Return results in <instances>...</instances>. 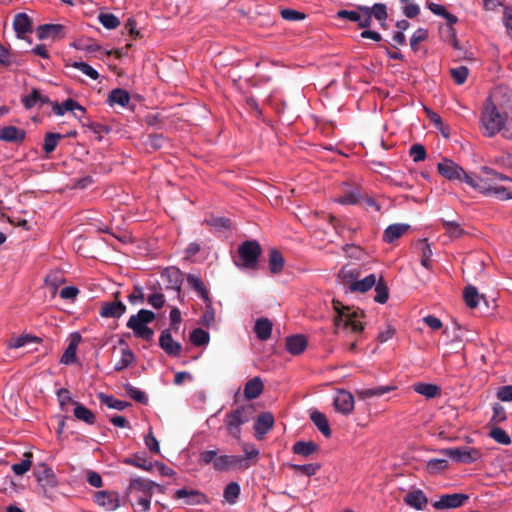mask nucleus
<instances>
[{
    "label": "nucleus",
    "mask_w": 512,
    "mask_h": 512,
    "mask_svg": "<svg viewBox=\"0 0 512 512\" xmlns=\"http://www.w3.org/2000/svg\"><path fill=\"white\" fill-rule=\"evenodd\" d=\"M34 476L41 488L43 495L47 498H51L49 489L57 486L58 482L56 475L53 470L45 464H40L34 471Z\"/></svg>",
    "instance_id": "obj_9"
},
{
    "label": "nucleus",
    "mask_w": 512,
    "mask_h": 512,
    "mask_svg": "<svg viewBox=\"0 0 512 512\" xmlns=\"http://www.w3.org/2000/svg\"><path fill=\"white\" fill-rule=\"evenodd\" d=\"M129 101V93L120 88L112 90L108 95V102L110 105H120L125 107L128 105Z\"/></svg>",
    "instance_id": "obj_37"
},
{
    "label": "nucleus",
    "mask_w": 512,
    "mask_h": 512,
    "mask_svg": "<svg viewBox=\"0 0 512 512\" xmlns=\"http://www.w3.org/2000/svg\"><path fill=\"white\" fill-rule=\"evenodd\" d=\"M490 182L489 178H480L471 175L466 177V184L486 196L491 195L492 185Z\"/></svg>",
    "instance_id": "obj_30"
},
{
    "label": "nucleus",
    "mask_w": 512,
    "mask_h": 512,
    "mask_svg": "<svg viewBox=\"0 0 512 512\" xmlns=\"http://www.w3.org/2000/svg\"><path fill=\"white\" fill-rule=\"evenodd\" d=\"M134 361V354L129 348L121 350L120 359L115 363L114 369L122 371L126 369Z\"/></svg>",
    "instance_id": "obj_50"
},
{
    "label": "nucleus",
    "mask_w": 512,
    "mask_h": 512,
    "mask_svg": "<svg viewBox=\"0 0 512 512\" xmlns=\"http://www.w3.org/2000/svg\"><path fill=\"white\" fill-rule=\"evenodd\" d=\"M334 407L337 412L349 415L354 409V397L345 390H340L334 397Z\"/></svg>",
    "instance_id": "obj_12"
},
{
    "label": "nucleus",
    "mask_w": 512,
    "mask_h": 512,
    "mask_svg": "<svg viewBox=\"0 0 512 512\" xmlns=\"http://www.w3.org/2000/svg\"><path fill=\"white\" fill-rule=\"evenodd\" d=\"M261 253V246L256 240L245 241L238 247V258L234 263L240 268L255 270Z\"/></svg>",
    "instance_id": "obj_7"
},
{
    "label": "nucleus",
    "mask_w": 512,
    "mask_h": 512,
    "mask_svg": "<svg viewBox=\"0 0 512 512\" xmlns=\"http://www.w3.org/2000/svg\"><path fill=\"white\" fill-rule=\"evenodd\" d=\"M14 30L19 38L31 31V21L26 13H18L13 21Z\"/></svg>",
    "instance_id": "obj_31"
},
{
    "label": "nucleus",
    "mask_w": 512,
    "mask_h": 512,
    "mask_svg": "<svg viewBox=\"0 0 512 512\" xmlns=\"http://www.w3.org/2000/svg\"><path fill=\"white\" fill-rule=\"evenodd\" d=\"M408 229L409 225L407 224L396 223L389 225L384 231L383 240L387 243H392L405 234Z\"/></svg>",
    "instance_id": "obj_28"
},
{
    "label": "nucleus",
    "mask_w": 512,
    "mask_h": 512,
    "mask_svg": "<svg viewBox=\"0 0 512 512\" xmlns=\"http://www.w3.org/2000/svg\"><path fill=\"white\" fill-rule=\"evenodd\" d=\"M73 404L75 405L73 414L76 419L89 425H93L95 423L96 416L90 409L78 402H73Z\"/></svg>",
    "instance_id": "obj_36"
},
{
    "label": "nucleus",
    "mask_w": 512,
    "mask_h": 512,
    "mask_svg": "<svg viewBox=\"0 0 512 512\" xmlns=\"http://www.w3.org/2000/svg\"><path fill=\"white\" fill-rule=\"evenodd\" d=\"M394 390L393 386L385 385V386H378L375 388H362L358 389L356 391L358 397L362 400L369 399L372 397H380L386 393L391 392Z\"/></svg>",
    "instance_id": "obj_35"
},
{
    "label": "nucleus",
    "mask_w": 512,
    "mask_h": 512,
    "mask_svg": "<svg viewBox=\"0 0 512 512\" xmlns=\"http://www.w3.org/2000/svg\"><path fill=\"white\" fill-rule=\"evenodd\" d=\"M512 123V118L507 119L506 115L502 114L491 97L487 98L482 109L480 118V127L483 134L487 137H493L498 133L506 139H512L505 135L506 129Z\"/></svg>",
    "instance_id": "obj_2"
},
{
    "label": "nucleus",
    "mask_w": 512,
    "mask_h": 512,
    "mask_svg": "<svg viewBox=\"0 0 512 512\" xmlns=\"http://www.w3.org/2000/svg\"><path fill=\"white\" fill-rule=\"evenodd\" d=\"M175 499H184L187 505H200L208 503L207 496L199 490L178 489L174 493Z\"/></svg>",
    "instance_id": "obj_13"
},
{
    "label": "nucleus",
    "mask_w": 512,
    "mask_h": 512,
    "mask_svg": "<svg viewBox=\"0 0 512 512\" xmlns=\"http://www.w3.org/2000/svg\"><path fill=\"white\" fill-rule=\"evenodd\" d=\"M289 467L295 472V473H301L308 477L313 476L316 474V472L319 470L320 465L315 463L310 464H304V465H298V464H290Z\"/></svg>",
    "instance_id": "obj_53"
},
{
    "label": "nucleus",
    "mask_w": 512,
    "mask_h": 512,
    "mask_svg": "<svg viewBox=\"0 0 512 512\" xmlns=\"http://www.w3.org/2000/svg\"><path fill=\"white\" fill-rule=\"evenodd\" d=\"M263 388L264 385L260 377H254L245 384L244 396L248 400L255 399L263 392Z\"/></svg>",
    "instance_id": "obj_33"
},
{
    "label": "nucleus",
    "mask_w": 512,
    "mask_h": 512,
    "mask_svg": "<svg viewBox=\"0 0 512 512\" xmlns=\"http://www.w3.org/2000/svg\"><path fill=\"white\" fill-rule=\"evenodd\" d=\"M428 37V31L424 28H418L410 38V46L416 51L419 43L425 41Z\"/></svg>",
    "instance_id": "obj_64"
},
{
    "label": "nucleus",
    "mask_w": 512,
    "mask_h": 512,
    "mask_svg": "<svg viewBox=\"0 0 512 512\" xmlns=\"http://www.w3.org/2000/svg\"><path fill=\"white\" fill-rule=\"evenodd\" d=\"M412 388L416 393L427 399H432L440 395V388L435 384L418 382L413 384Z\"/></svg>",
    "instance_id": "obj_34"
},
{
    "label": "nucleus",
    "mask_w": 512,
    "mask_h": 512,
    "mask_svg": "<svg viewBox=\"0 0 512 512\" xmlns=\"http://www.w3.org/2000/svg\"><path fill=\"white\" fill-rule=\"evenodd\" d=\"M358 10L361 11L362 13L369 14L371 20L372 17H374L376 20L380 22V25L382 27L385 26V22L388 17L387 7L385 4L375 3L372 7L359 5Z\"/></svg>",
    "instance_id": "obj_22"
},
{
    "label": "nucleus",
    "mask_w": 512,
    "mask_h": 512,
    "mask_svg": "<svg viewBox=\"0 0 512 512\" xmlns=\"http://www.w3.org/2000/svg\"><path fill=\"white\" fill-rule=\"evenodd\" d=\"M468 499L469 496L464 493L443 494L433 503V507L437 510L456 509L463 506Z\"/></svg>",
    "instance_id": "obj_11"
},
{
    "label": "nucleus",
    "mask_w": 512,
    "mask_h": 512,
    "mask_svg": "<svg viewBox=\"0 0 512 512\" xmlns=\"http://www.w3.org/2000/svg\"><path fill=\"white\" fill-rule=\"evenodd\" d=\"M154 487L155 482L142 477H135L131 478L130 480L128 492H139L142 493L144 496H152Z\"/></svg>",
    "instance_id": "obj_20"
},
{
    "label": "nucleus",
    "mask_w": 512,
    "mask_h": 512,
    "mask_svg": "<svg viewBox=\"0 0 512 512\" xmlns=\"http://www.w3.org/2000/svg\"><path fill=\"white\" fill-rule=\"evenodd\" d=\"M26 138V131L16 126H4L0 128V141L20 144Z\"/></svg>",
    "instance_id": "obj_16"
},
{
    "label": "nucleus",
    "mask_w": 512,
    "mask_h": 512,
    "mask_svg": "<svg viewBox=\"0 0 512 512\" xmlns=\"http://www.w3.org/2000/svg\"><path fill=\"white\" fill-rule=\"evenodd\" d=\"M280 15L287 21H301L306 18L305 13L290 8L281 9Z\"/></svg>",
    "instance_id": "obj_61"
},
{
    "label": "nucleus",
    "mask_w": 512,
    "mask_h": 512,
    "mask_svg": "<svg viewBox=\"0 0 512 512\" xmlns=\"http://www.w3.org/2000/svg\"><path fill=\"white\" fill-rule=\"evenodd\" d=\"M253 412L254 408L252 405H243L228 412L224 419L228 434L239 440L242 432L241 426L250 421Z\"/></svg>",
    "instance_id": "obj_5"
},
{
    "label": "nucleus",
    "mask_w": 512,
    "mask_h": 512,
    "mask_svg": "<svg viewBox=\"0 0 512 512\" xmlns=\"http://www.w3.org/2000/svg\"><path fill=\"white\" fill-rule=\"evenodd\" d=\"M95 502L107 511H114L120 505L119 495L116 492L100 491L95 494Z\"/></svg>",
    "instance_id": "obj_15"
},
{
    "label": "nucleus",
    "mask_w": 512,
    "mask_h": 512,
    "mask_svg": "<svg viewBox=\"0 0 512 512\" xmlns=\"http://www.w3.org/2000/svg\"><path fill=\"white\" fill-rule=\"evenodd\" d=\"M332 307L336 313L334 325L337 328H343L355 334H359L364 330V324L362 322L364 314L361 310L346 306L335 299L332 301Z\"/></svg>",
    "instance_id": "obj_3"
},
{
    "label": "nucleus",
    "mask_w": 512,
    "mask_h": 512,
    "mask_svg": "<svg viewBox=\"0 0 512 512\" xmlns=\"http://www.w3.org/2000/svg\"><path fill=\"white\" fill-rule=\"evenodd\" d=\"M155 319V313L141 309L137 314L132 315L127 321L126 326L131 329L134 335L138 338H142L146 341H151L154 336V332L147 324L151 323Z\"/></svg>",
    "instance_id": "obj_6"
},
{
    "label": "nucleus",
    "mask_w": 512,
    "mask_h": 512,
    "mask_svg": "<svg viewBox=\"0 0 512 512\" xmlns=\"http://www.w3.org/2000/svg\"><path fill=\"white\" fill-rule=\"evenodd\" d=\"M443 227L445 229L446 234L452 238L457 239L460 238L464 234V230L461 228L460 224L455 221H447L442 220Z\"/></svg>",
    "instance_id": "obj_51"
},
{
    "label": "nucleus",
    "mask_w": 512,
    "mask_h": 512,
    "mask_svg": "<svg viewBox=\"0 0 512 512\" xmlns=\"http://www.w3.org/2000/svg\"><path fill=\"white\" fill-rule=\"evenodd\" d=\"M32 457V453L27 452L24 454V459L21 462L13 464L11 469L14 474L17 476H22L28 472L32 466Z\"/></svg>",
    "instance_id": "obj_46"
},
{
    "label": "nucleus",
    "mask_w": 512,
    "mask_h": 512,
    "mask_svg": "<svg viewBox=\"0 0 512 512\" xmlns=\"http://www.w3.org/2000/svg\"><path fill=\"white\" fill-rule=\"evenodd\" d=\"M490 437L494 439L497 443L502 445H509L511 443L510 436L500 427H495L490 430Z\"/></svg>",
    "instance_id": "obj_55"
},
{
    "label": "nucleus",
    "mask_w": 512,
    "mask_h": 512,
    "mask_svg": "<svg viewBox=\"0 0 512 512\" xmlns=\"http://www.w3.org/2000/svg\"><path fill=\"white\" fill-rule=\"evenodd\" d=\"M310 419L325 437L329 438L331 436V429L325 414L318 410H312L310 412Z\"/></svg>",
    "instance_id": "obj_29"
},
{
    "label": "nucleus",
    "mask_w": 512,
    "mask_h": 512,
    "mask_svg": "<svg viewBox=\"0 0 512 512\" xmlns=\"http://www.w3.org/2000/svg\"><path fill=\"white\" fill-rule=\"evenodd\" d=\"M483 297L478 293L474 286H468L464 290V300L468 307L475 308L479 305Z\"/></svg>",
    "instance_id": "obj_48"
},
{
    "label": "nucleus",
    "mask_w": 512,
    "mask_h": 512,
    "mask_svg": "<svg viewBox=\"0 0 512 512\" xmlns=\"http://www.w3.org/2000/svg\"><path fill=\"white\" fill-rule=\"evenodd\" d=\"M450 74L456 84L462 85L468 77L469 70L466 66H459L450 69Z\"/></svg>",
    "instance_id": "obj_56"
},
{
    "label": "nucleus",
    "mask_w": 512,
    "mask_h": 512,
    "mask_svg": "<svg viewBox=\"0 0 512 512\" xmlns=\"http://www.w3.org/2000/svg\"><path fill=\"white\" fill-rule=\"evenodd\" d=\"M39 39H56L64 37V26L61 24H44L38 27Z\"/></svg>",
    "instance_id": "obj_23"
},
{
    "label": "nucleus",
    "mask_w": 512,
    "mask_h": 512,
    "mask_svg": "<svg viewBox=\"0 0 512 512\" xmlns=\"http://www.w3.org/2000/svg\"><path fill=\"white\" fill-rule=\"evenodd\" d=\"M209 340V333L202 328H196L190 334L191 343L198 347L207 345Z\"/></svg>",
    "instance_id": "obj_47"
},
{
    "label": "nucleus",
    "mask_w": 512,
    "mask_h": 512,
    "mask_svg": "<svg viewBox=\"0 0 512 512\" xmlns=\"http://www.w3.org/2000/svg\"><path fill=\"white\" fill-rule=\"evenodd\" d=\"M375 293V302L380 304H384L387 302L389 298V291L387 285L384 283V281H382V279H380L378 282L376 281Z\"/></svg>",
    "instance_id": "obj_52"
},
{
    "label": "nucleus",
    "mask_w": 512,
    "mask_h": 512,
    "mask_svg": "<svg viewBox=\"0 0 512 512\" xmlns=\"http://www.w3.org/2000/svg\"><path fill=\"white\" fill-rule=\"evenodd\" d=\"M448 468V460L445 458H433L427 461L426 470L429 474H437Z\"/></svg>",
    "instance_id": "obj_49"
},
{
    "label": "nucleus",
    "mask_w": 512,
    "mask_h": 512,
    "mask_svg": "<svg viewBox=\"0 0 512 512\" xmlns=\"http://www.w3.org/2000/svg\"><path fill=\"white\" fill-rule=\"evenodd\" d=\"M359 277L360 271L358 268L349 265L343 266L338 273V279L346 288V292L365 293L376 285L377 278L375 274H370L363 279Z\"/></svg>",
    "instance_id": "obj_4"
},
{
    "label": "nucleus",
    "mask_w": 512,
    "mask_h": 512,
    "mask_svg": "<svg viewBox=\"0 0 512 512\" xmlns=\"http://www.w3.org/2000/svg\"><path fill=\"white\" fill-rule=\"evenodd\" d=\"M318 446L312 441H298L293 445V452L295 454L308 457L317 450Z\"/></svg>",
    "instance_id": "obj_42"
},
{
    "label": "nucleus",
    "mask_w": 512,
    "mask_h": 512,
    "mask_svg": "<svg viewBox=\"0 0 512 512\" xmlns=\"http://www.w3.org/2000/svg\"><path fill=\"white\" fill-rule=\"evenodd\" d=\"M71 66L81 71L83 74L87 75L92 80H97L99 77V73L92 66L85 62L75 61L72 63Z\"/></svg>",
    "instance_id": "obj_57"
},
{
    "label": "nucleus",
    "mask_w": 512,
    "mask_h": 512,
    "mask_svg": "<svg viewBox=\"0 0 512 512\" xmlns=\"http://www.w3.org/2000/svg\"><path fill=\"white\" fill-rule=\"evenodd\" d=\"M273 324L268 318H259L254 325V332L261 341H267L271 337Z\"/></svg>",
    "instance_id": "obj_27"
},
{
    "label": "nucleus",
    "mask_w": 512,
    "mask_h": 512,
    "mask_svg": "<svg viewBox=\"0 0 512 512\" xmlns=\"http://www.w3.org/2000/svg\"><path fill=\"white\" fill-rule=\"evenodd\" d=\"M53 112L58 116H63L66 112H81V115L85 113V109L75 100L68 98L61 104L57 102L51 103Z\"/></svg>",
    "instance_id": "obj_24"
},
{
    "label": "nucleus",
    "mask_w": 512,
    "mask_h": 512,
    "mask_svg": "<svg viewBox=\"0 0 512 512\" xmlns=\"http://www.w3.org/2000/svg\"><path fill=\"white\" fill-rule=\"evenodd\" d=\"M240 491V485L237 482H230L224 488L223 498L228 504L233 505L237 502Z\"/></svg>",
    "instance_id": "obj_39"
},
{
    "label": "nucleus",
    "mask_w": 512,
    "mask_h": 512,
    "mask_svg": "<svg viewBox=\"0 0 512 512\" xmlns=\"http://www.w3.org/2000/svg\"><path fill=\"white\" fill-rule=\"evenodd\" d=\"M123 463L127 465H131L134 467H137L139 469L145 470V471H151L154 467L153 462L148 461L144 456L142 455H134L131 457H126L123 460Z\"/></svg>",
    "instance_id": "obj_38"
},
{
    "label": "nucleus",
    "mask_w": 512,
    "mask_h": 512,
    "mask_svg": "<svg viewBox=\"0 0 512 512\" xmlns=\"http://www.w3.org/2000/svg\"><path fill=\"white\" fill-rule=\"evenodd\" d=\"M187 282L203 300L209 301L208 291L200 277L189 274L187 276Z\"/></svg>",
    "instance_id": "obj_41"
},
{
    "label": "nucleus",
    "mask_w": 512,
    "mask_h": 512,
    "mask_svg": "<svg viewBox=\"0 0 512 512\" xmlns=\"http://www.w3.org/2000/svg\"><path fill=\"white\" fill-rule=\"evenodd\" d=\"M421 264L429 269L431 266L432 249L426 239L420 241Z\"/></svg>",
    "instance_id": "obj_54"
},
{
    "label": "nucleus",
    "mask_w": 512,
    "mask_h": 512,
    "mask_svg": "<svg viewBox=\"0 0 512 512\" xmlns=\"http://www.w3.org/2000/svg\"><path fill=\"white\" fill-rule=\"evenodd\" d=\"M40 338L30 335H21L19 337H13L6 343L8 349H18L24 347L30 342H40Z\"/></svg>",
    "instance_id": "obj_44"
},
{
    "label": "nucleus",
    "mask_w": 512,
    "mask_h": 512,
    "mask_svg": "<svg viewBox=\"0 0 512 512\" xmlns=\"http://www.w3.org/2000/svg\"><path fill=\"white\" fill-rule=\"evenodd\" d=\"M159 346L165 353L171 356H178L182 350L181 344L173 340L170 329H165L161 332Z\"/></svg>",
    "instance_id": "obj_17"
},
{
    "label": "nucleus",
    "mask_w": 512,
    "mask_h": 512,
    "mask_svg": "<svg viewBox=\"0 0 512 512\" xmlns=\"http://www.w3.org/2000/svg\"><path fill=\"white\" fill-rule=\"evenodd\" d=\"M437 170L439 174L450 181L459 180L466 183V177H469V174L461 166L448 158H444L437 164Z\"/></svg>",
    "instance_id": "obj_10"
},
{
    "label": "nucleus",
    "mask_w": 512,
    "mask_h": 512,
    "mask_svg": "<svg viewBox=\"0 0 512 512\" xmlns=\"http://www.w3.org/2000/svg\"><path fill=\"white\" fill-rule=\"evenodd\" d=\"M242 451L243 455H219L217 450H205L200 453L199 462L204 465L212 464L217 472L245 471L257 463L260 451L252 443H243Z\"/></svg>",
    "instance_id": "obj_1"
},
{
    "label": "nucleus",
    "mask_w": 512,
    "mask_h": 512,
    "mask_svg": "<svg viewBox=\"0 0 512 512\" xmlns=\"http://www.w3.org/2000/svg\"><path fill=\"white\" fill-rule=\"evenodd\" d=\"M125 390L127 394L135 401L146 404L148 401V397L145 392L139 390L136 387H133L132 385H126Z\"/></svg>",
    "instance_id": "obj_63"
},
{
    "label": "nucleus",
    "mask_w": 512,
    "mask_h": 512,
    "mask_svg": "<svg viewBox=\"0 0 512 512\" xmlns=\"http://www.w3.org/2000/svg\"><path fill=\"white\" fill-rule=\"evenodd\" d=\"M337 17L340 19L349 20L351 22H357L360 28H369L371 24L370 15L367 13H362L357 9V11L350 10H339L337 12Z\"/></svg>",
    "instance_id": "obj_18"
},
{
    "label": "nucleus",
    "mask_w": 512,
    "mask_h": 512,
    "mask_svg": "<svg viewBox=\"0 0 512 512\" xmlns=\"http://www.w3.org/2000/svg\"><path fill=\"white\" fill-rule=\"evenodd\" d=\"M100 402L106 405L108 408L116 409L122 411L130 406V403L118 400L111 395H106L104 393H100L98 395Z\"/></svg>",
    "instance_id": "obj_40"
},
{
    "label": "nucleus",
    "mask_w": 512,
    "mask_h": 512,
    "mask_svg": "<svg viewBox=\"0 0 512 512\" xmlns=\"http://www.w3.org/2000/svg\"><path fill=\"white\" fill-rule=\"evenodd\" d=\"M49 98L37 89H33L29 95L22 97V104L26 109H31L37 105L49 103Z\"/></svg>",
    "instance_id": "obj_32"
},
{
    "label": "nucleus",
    "mask_w": 512,
    "mask_h": 512,
    "mask_svg": "<svg viewBox=\"0 0 512 512\" xmlns=\"http://www.w3.org/2000/svg\"><path fill=\"white\" fill-rule=\"evenodd\" d=\"M403 501L406 505L418 511L423 510L428 504V498L421 489L409 491Z\"/></svg>",
    "instance_id": "obj_19"
},
{
    "label": "nucleus",
    "mask_w": 512,
    "mask_h": 512,
    "mask_svg": "<svg viewBox=\"0 0 512 512\" xmlns=\"http://www.w3.org/2000/svg\"><path fill=\"white\" fill-rule=\"evenodd\" d=\"M490 163L498 165L502 168L512 169V154L502 153L500 155L494 156L490 159Z\"/></svg>",
    "instance_id": "obj_60"
},
{
    "label": "nucleus",
    "mask_w": 512,
    "mask_h": 512,
    "mask_svg": "<svg viewBox=\"0 0 512 512\" xmlns=\"http://www.w3.org/2000/svg\"><path fill=\"white\" fill-rule=\"evenodd\" d=\"M64 136L60 133H53L48 132L45 135L44 143H43V150L44 152L49 155L51 154L57 147L59 141L63 139Z\"/></svg>",
    "instance_id": "obj_43"
},
{
    "label": "nucleus",
    "mask_w": 512,
    "mask_h": 512,
    "mask_svg": "<svg viewBox=\"0 0 512 512\" xmlns=\"http://www.w3.org/2000/svg\"><path fill=\"white\" fill-rule=\"evenodd\" d=\"M439 453L459 463L470 464L481 458V452L476 448L453 447L439 450Z\"/></svg>",
    "instance_id": "obj_8"
},
{
    "label": "nucleus",
    "mask_w": 512,
    "mask_h": 512,
    "mask_svg": "<svg viewBox=\"0 0 512 512\" xmlns=\"http://www.w3.org/2000/svg\"><path fill=\"white\" fill-rule=\"evenodd\" d=\"M307 339L304 335H293L286 338V349L293 355L303 353L307 347Z\"/></svg>",
    "instance_id": "obj_26"
},
{
    "label": "nucleus",
    "mask_w": 512,
    "mask_h": 512,
    "mask_svg": "<svg viewBox=\"0 0 512 512\" xmlns=\"http://www.w3.org/2000/svg\"><path fill=\"white\" fill-rule=\"evenodd\" d=\"M99 22L106 29H115L120 25L119 19L112 13L100 14Z\"/></svg>",
    "instance_id": "obj_58"
},
{
    "label": "nucleus",
    "mask_w": 512,
    "mask_h": 512,
    "mask_svg": "<svg viewBox=\"0 0 512 512\" xmlns=\"http://www.w3.org/2000/svg\"><path fill=\"white\" fill-rule=\"evenodd\" d=\"M284 267V258L282 254L277 250H272L269 254V270L273 274H277L282 271Z\"/></svg>",
    "instance_id": "obj_45"
},
{
    "label": "nucleus",
    "mask_w": 512,
    "mask_h": 512,
    "mask_svg": "<svg viewBox=\"0 0 512 512\" xmlns=\"http://www.w3.org/2000/svg\"><path fill=\"white\" fill-rule=\"evenodd\" d=\"M361 195L357 189L351 190L337 199L342 205H353L360 201Z\"/></svg>",
    "instance_id": "obj_59"
},
{
    "label": "nucleus",
    "mask_w": 512,
    "mask_h": 512,
    "mask_svg": "<svg viewBox=\"0 0 512 512\" xmlns=\"http://www.w3.org/2000/svg\"><path fill=\"white\" fill-rule=\"evenodd\" d=\"M126 312V305L122 301L104 302L99 314L103 318H120Z\"/></svg>",
    "instance_id": "obj_21"
},
{
    "label": "nucleus",
    "mask_w": 512,
    "mask_h": 512,
    "mask_svg": "<svg viewBox=\"0 0 512 512\" xmlns=\"http://www.w3.org/2000/svg\"><path fill=\"white\" fill-rule=\"evenodd\" d=\"M81 341V336L77 333L71 336L69 345L65 349L63 355L61 356L60 362L65 365L73 364L76 362V351L77 347Z\"/></svg>",
    "instance_id": "obj_25"
},
{
    "label": "nucleus",
    "mask_w": 512,
    "mask_h": 512,
    "mask_svg": "<svg viewBox=\"0 0 512 512\" xmlns=\"http://www.w3.org/2000/svg\"><path fill=\"white\" fill-rule=\"evenodd\" d=\"M273 425V415L269 412L261 413L254 422L255 437L261 440L273 428Z\"/></svg>",
    "instance_id": "obj_14"
},
{
    "label": "nucleus",
    "mask_w": 512,
    "mask_h": 512,
    "mask_svg": "<svg viewBox=\"0 0 512 512\" xmlns=\"http://www.w3.org/2000/svg\"><path fill=\"white\" fill-rule=\"evenodd\" d=\"M409 155L414 162H421L426 159L427 153L426 149L421 144H414L411 146L409 150Z\"/></svg>",
    "instance_id": "obj_62"
}]
</instances>
